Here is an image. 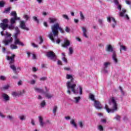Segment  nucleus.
Listing matches in <instances>:
<instances>
[{"label":"nucleus","mask_w":131,"mask_h":131,"mask_svg":"<svg viewBox=\"0 0 131 131\" xmlns=\"http://www.w3.org/2000/svg\"><path fill=\"white\" fill-rule=\"evenodd\" d=\"M51 30L52 32H50L48 35L50 39H51L52 42H56V43L61 42V40L58 38L59 31L58 30H59L61 33H64L65 31H64V30L60 27L59 24L56 23L52 26Z\"/></svg>","instance_id":"f257e3e1"},{"label":"nucleus","mask_w":131,"mask_h":131,"mask_svg":"<svg viewBox=\"0 0 131 131\" xmlns=\"http://www.w3.org/2000/svg\"><path fill=\"white\" fill-rule=\"evenodd\" d=\"M67 79H71L70 81L67 83V87L68 89L67 93L69 95H71V91L73 94H76L78 93V90L76 89V83H74V78L71 75H67ZM71 90V91H70Z\"/></svg>","instance_id":"f03ea898"},{"label":"nucleus","mask_w":131,"mask_h":131,"mask_svg":"<svg viewBox=\"0 0 131 131\" xmlns=\"http://www.w3.org/2000/svg\"><path fill=\"white\" fill-rule=\"evenodd\" d=\"M117 99L115 97H112L108 101V104L112 108H109L108 105H105L104 108L106 111L107 113H114L115 111H117V101H116Z\"/></svg>","instance_id":"7ed1b4c3"},{"label":"nucleus","mask_w":131,"mask_h":131,"mask_svg":"<svg viewBox=\"0 0 131 131\" xmlns=\"http://www.w3.org/2000/svg\"><path fill=\"white\" fill-rule=\"evenodd\" d=\"M105 51L108 52L109 53H113L112 59L115 63H117L118 62L117 60V55H116V52L112 48L111 45H107L105 48Z\"/></svg>","instance_id":"20e7f679"},{"label":"nucleus","mask_w":131,"mask_h":131,"mask_svg":"<svg viewBox=\"0 0 131 131\" xmlns=\"http://www.w3.org/2000/svg\"><path fill=\"white\" fill-rule=\"evenodd\" d=\"M1 34L2 36H4V35L6 36V39L3 41V42L5 43V46H8L9 43L12 42L13 38L11 37V34L8 33L7 31L6 32V33H4V31H3L1 32Z\"/></svg>","instance_id":"39448f33"},{"label":"nucleus","mask_w":131,"mask_h":131,"mask_svg":"<svg viewBox=\"0 0 131 131\" xmlns=\"http://www.w3.org/2000/svg\"><path fill=\"white\" fill-rule=\"evenodd\" d=\"M8 21H9L8 19H4L2 21L3 23L0 24V27L3 31L6 30L7 28H9V26L8 25Z\"/></svg>","instance_id":"423d86ee"},{"label":"nucleus","mask_w":131,"mask_h":131,"mask_svg":"<svg viewBox=\"0 0 131 131\" xmlns=\"http://www.w3.org/2000/svg\"><path fill=\"white\" fill-rule=\"evenodd\" d=\"M107 21L109 23H111V26L113 27V28H115V26L117 25L116 20H115V18L114 17H107Z\"/></svg>","instance_id":"0eeeda50"},{"label":"nucleus","mask_w":131,"mask_h":131,"mask_svg":"<svg viewBox=\"0 0 131 131\" xmlns=\"http://www.w3.org/2000/svg\"><path fill=\"white\" fill-rule=\"evenodd\" d=\"M107 21L109 23H111V26L113 27V28H115V26L117 25L116 20H115V18L114 17H107Z\"/></svg>","instance_id":"6e6552de"},{"label":"nucleus","mask_w":131,"mask_h":131,"mask_svg":"<svg viewBox=\"0 0 131 131\" xmlns=\"http://www.w3.org/2000/svg\"><path fill=\"white\" fill-rule=\"evenodd\" d=\"M19 28H21V29L26 30L27 31H29V28L27 27L26 24H25V21L24 20H20L19 21Z\"/></svg>","instance_id":"1a4fd4ad"},{"label":"nucleus","mask_w":131,"mask_h":131,"mask_svg":"<svg viewBox=\"0 0 131 131\" xmlns=\"http://www.w3.org/2000/svg\"><path fill=\"white\" fill-rule=\"evenodd\" d=\"M111 65V63L110 62H106L103 63V67L102 69V72L103 73H108V71L107 70V68H108V66Z\"/></svg>","instance_id":"9d476101"},{"label":"nucleus","mask_w":131,"mask_h":131,"mask_svg":"<svg viewBox=\"0 0 131 131\" xmlns=\"http://www.w3.org/2000/svg\"><path fill=\"white\" fill-rule=\"evenodd\" d=\"M47 56L48 58H50L51 60H53V61H55L56 60V55H55V53L52 51L47 52Z\"/></svg>","instance_id":"9b49d317"},{"label":"nucleus","mask_w":131,"mask_h":131,"mask_svg":"<svg viewBox=\"0 0 131 131\" xmlns=\"http://www.w3.org/2000/svg\"><path fill=\"white\" fill-rule=\"evenodd\" d=\"M94 106L96 108V109H98V110H101V109H102L103 106H102V104L100 103V102L95 100Z\"/></svg>","instance_id":"f8f14e48"},{"label":"nucleus","mask_w":131,"mask_h":131,"mask_svg":"<svg viewBox=\"0 0 131 131\" xmlns=\"http://www.w3.org/2000/svg\"><path fill=\"white\" fill-rule=\"evenodd\" d=\"M10 23L11 25L9 26V29H14L15 28V26H14V24L16 23V18L15 17H12L10 19Z\"/></svg>","instance_id":"ddd939ff"},{"label":"nucleus","mask_w":131,"mask_h":131,"mask_svg":"<svg viewBox=\"0 0 131 131\" xmlns=\"http://www.w3.org/2000/svg\"><path fill=\"white\" fill-rule=\"evenodd\" d=\"M45 89L46 90V92H44L43 94L45 95L46 98H47V99H51V98H53V97H54V95L49 92V90H48L47 87H45Z\"/></svg>","instance_id":"4468645a"},{"label":"nucleus","mask_w":131,"mask_h":131,"mask_svg":"<svg viewBox=\"0 0 131 131\" xmlns=\"http://www.w3.org/2000/svg\"><path fill=\"white\" fill-rule=\"evenodd\" d=\"M126 12V10L124 9H123L122 10V11L119 13L120 17H124L127 19V20H129V17H128V15L127 14L124 15Z\"/></svg>","instance_id":"2eb2a0df"},{"label":"nucleus","mask_w":131,"mask_h":131,"mask_svg":"<svg viewBox=\"0 0 131 131\" xmlns=\"http://www.w3.org/2000/svg\"><path fill=\"white\" fill-rule=\"evenodd\" d=\"M14 58H15V55L14 54L12 55V56H11L10 57V56H7V60H8L9 61H10L9 62L10 65H12V64H13V63H14V61L15 60Z\"/></svg>","instance_id":"dca6fc26"},{"label":"nucleus","mask_w":131,"mask_h":131,"mask_svg":"<svg viewBox=\"0 0 131 131\" xmlns=\"http://www.w3.org/2000/svg\"><path fill=\"white\" fill-rule=\"evenodd\" d=\"M14 29L15 31L14 33V38H17V37H18V35L20 34L21 32L20 31V29H19V28H18L17 27L14 28Z\"/></svg>","instance_id":"f3484780"},{"label":"nucleus","mask_w":131,"mask_h":131,"mask_svg":"<svg viewBox=\"0 0 131 131\" xmlns=\"http://www.w3.org/2000/svg\"><path fill=\"white\" fill-rule=\"evenodd\" d=\"M70 46V41L67 38L64 39V44L62 45V47L63 48H67V47H69Z\"/></svg>","instance_id":"a211bd4d"},{"label":"nucleus","mask_w":131,"mask_h":131,"mask_svg":"<svg viewBox=\"0 0 131 131\" xmlns=\"http://www.w3.org/2000/svg\"><path fill=\"white\" fill-rule=\"evenodd\" d=\"M2 97L3 99H4V101H5V102H8V101H10V96L7 95V94L3 93L2 95Z\"/></svg>","instance_id":"6ab92c4d"},{"label":"nucleus","mask_w":131,"mask_h":131,"mask_svg":"<svg viewBox=\"0 0 131 131\" xmlns=\"http://www.w3.org/2000/svg\"><path fill=\"white\" fill-rule=\"evenodd\" d=\"M15 45H18L19 46H21V47H24V43L20 41V40L17 38H15L14 41Z\"/></svg>","instance_id":"aec40b11"},{"label":"nucleus","mask_w":131,"mask_h":131,"mask_svg":"<svg viewBox=\"0 0 131 131\" xmlns=\"http://www.w3.org/2000/svg\"><path fill=\"white\" fill-rule=\"evenodd\" d=\"M82 30L83 32V36L85 37V38H88L89 36H88V31H86V28L85 27H82Z\"/></svg>","instance_id":"412c9836"},{"label":"nucleus","mask_w":131,"mask_h":131,"mask_svg":"<svg viewBox=\"0 0 131 131\" xmlns=\"http://www.w3.org/2000/svg\"><path fill=\"white\" fill-rule=\"evenodd\" d=\"M34 89L35 92H36V93H38L39 94H42L45 93V91H43V90L40 88L35 87Z\"/></svg>","instance_id":"4be33fe9"},{"label":"nucleus","mask_w":131,"mask_h":131,"mask_svg":"<svg viewBox=\"0 0 131 131\" xmlns=\"http://www.w3.org/2000/svg\"><path fill=\"white\" fill-rule=\"evenodd\" d=\"M78 125L80 127V128H83L84 126V121H79L78 122Z\"/></svg>","instance_id":"5701e85b"},{"label":"nucleus","mask_w":131,"mask_h":131,"mask_svg":"<svg viewBox=\"0 0 131 131\" xmlns=\"http://www.w3.org/2000/svg\"><path fill=\"white\" fill-rule=\"evenodd\" d=\"M81 99V98L79 96L77 97H74V103H75L76 104H78V103H79V101H80Z\"/></svg>","instance_id":"b1692460"},{"label":"nucleus","mask_w":131,"mask_h":131,"mask_svg":"<svg viewBox=\"0 0 131 131\" xmlns=\"http://www.w3.org/2000/svg\"><path fill=\"white\" fill-rule=\"evenodd\" d=\"M126 50H127V48H126V47L121 45L120 43V52H121V51H126Z\"/></svg>","instance_id":"393cba45"},{"label":"nucleus","mask_w":131,"mask_h":131,"mask_svg":"<svg viewBox=\"0 0 131 131\" xmlns=\"http://www.w3.org/2000/svg\"><path fill=\"white\" fill-rule=\"evenodd\" d=\"M39 122L40 126L42 127V126L45 125V122H43V119L42 118H41V117H39Z\"/></svg>","instance_id":"a878e982"},{"label":"nucleus","mask_w":131,"mask_h":131,"mask_svg":"<svg viewBox=\"0 0 131 131\" xmlns=\"http://www.w3.org/2000/svg\"><path fill=\"white\" fill-rule=\"evenodd\" d=\"M70 123L74 126V127H75V128H77V125L75 123V120L74 119L71 120Z\"/></svg>","instance_id":"bb28decb"},{"label":"nucleus","mask_w":131,"mask_h":131,"mask_svg":"<svg viewBox=\"0 0 131 131\" xmlns=\"http://www.w3.org/2000/svg\"><path fill=\"white\" fill-rule=\"evenodd\" d=\"M10 88H11V86H10V85H4L3 87H2L1 88V90L2 91H6V90H9V89H10Z\"/></svg>","instance_id":"cd10ccee"},{"label":"nucleus","mask_w":131,"mask_h":131,"mask_svg":"<svg viewBox=\"0 0 131 131\" xmlns=\"http://www.w3.org/2000/svg\"><path fill=\"white\" fill-rule=\"evenodd\" d=\"M80 20L81 21H84V19H85V17H84V15H83V13H82V12L80 11Z\"/></svg>","instance_id":"c85d7f7f"},{"label":"nucleus","mask_w":131,"mask_h":131,"mask_svg":"<svg viewBox=\"0 0 131 131\" xmlns=\"http://www.w3.org/2000/svg\"><path fill=\"white\" fill-rule=\"evenodd\" d=\"M89 98L92 100V101H94V102H95V101H96V100L95 99V95H94L93 94L90 93L89 94Z\"/></svg>","instance_id":"c756f323"},{"label":"nucleus","mask_w":131,"mask_h":131,"mask_svg":"<svg viewBox=\"0 0 131 131\" xmlns=\"http://www.w3.org/2000/svg\"><path fill=\"white\" fill-rule=\"evenodd\" d=\"M114 119H116L117 121H120L121 119V117L118 115H116V116L114 118Z\"/></svg>","instance_id":"7c9ffc66"},{"label":"nucleus","mask_w":131,"mask_h":131,"mask_svg":"<svg viewBox=\"0 0 131 131\" xmlns=\"http://www.w3.org/2000/svg\"><path fill=\"white\" fill-rule=\"evenodd\" d=\"M69 55L70 56H71V55H72V54H73L74 53V50H73V48L72 47H69Z\"/></svg>","instance_id":"2f4dec72"},{"label":"nucleus","mask_w":131,"mask_h":131,"mask_svg":"<svg viewBox=\"0 0 131 131\" xmlns=\"http://www.w3.org/2000/svg\"><path fill=\"white\" fill-rule=\"evenodd\" d=\"M10 68L11 69L13 70L14 73H17V69L16 68V67H15L14 65H10Z\"/></svg>","instance_id":"473e14b6"},{"label":"nucleus","mask_w":131,"mask_h":131,"mask_svg":"<svg viewBox=\"0 0 131 131\" xmlns=\"http://www.w3.org/2000/svg\"><path fill=\"white\" fill-rule=\"evenodd\" d=\"M57 110H58V106L57 105H55L53 107V113L54 114V115H56V113H57Z\"/></svg>","instance_id":"72a5a7b5"},{"label":"nucleus","mask_w":131,"mask_h":131,"mask_svg":"<svg viewBox=\"0 0 131 131\" xmlns=\"http://www.w3.org/2000/svg\"><path fill=\"white\" fill-rule=\"evenodd\" d=\"M10 48L11 50H17L18 46H16V45L12 44L10 45Z\"/></svg>","instance_id":"f704fd0d"},{"label":"nucleus","mask_w":131,"mask_h":131,"mask_svg":"<svg viewBox=\"0 0 131 131\" xmlns=\"http://www.w3.org/2000/svg\"><path fill=\"white\" fill-rule=\"evenodd\" d=\"M56 18H49V23H54V22H56Z\"/></svg>","instance_id":"c9c22d12"},{"label":"nucleus","mask_w":131,"mask_h":131,"mask_svg":"<svg viewBox=\"0 0 131 131\" xmlns=\"http://www.w3.org/2000/svg\"><path fill=\"white\" fill-rule=\"evenodd\" d=\"M18 118L20 119V120H25L26 119V117H25V116L23 115L19 116Z\"/></svg>","instance_id":"e433bc0d"},{"label":"nucleus","mask_w":131,"mask_h":131,"mask_svg":"<svg viewBox=\"0 0 131 131\" xmlns=\"http://www.w3.org/2000/svg\"><path fill=\"white\" fill-rule=\"evenodd\" d=\"M62 56H63L62 57V60L63 61V62H64L65 63H67V59H66V58H65V53H61Z\"/></svg>","instance_id":"4c0bfd02"},{"label":"nucleus","mask_w":131,"mask_h":131,"mask_svg":"<svg viewBox=\"0 0 131 131\" xmlns=\"http://www.w3.org/2000/svg\"><path fill=\"white\" fill-rule=\"evenodd\" d=\"M5 4H6V2H5V1H0V7L4 8V7H5Z\"/></svg>","instance_id":"58836bf2"},{"label":"nucleus","mask_w":131,"mask_h":131,"mask_svg":"<svg viewBox=\"0 0 131 131\" xmlns=\"http://www.w3.org/2000/svg\"><path fill=\"white\" fill-rule=\"evenodd\" d=\"M11 11V7H9L5 10L4 11H3L4 14H7V13H9Z\"/></svg>","instance_id":"ea45409f"},{"label":"nucleus","mask_w":131,"mask_h":131,"mask_svg":"<svg viewBox=\"0 0 131 131\" xmlns=\"http://www.w3.org/2000/svg\"><path fill=\"white\" fill-rule=\"evenodd\" d=\"M10 15L11 16L14 17L13 18H15V17L17 16V13L16 12V11H12L11 12Z\"/></svg>","instance_id":"a19ab883"},{"label":"nucleus","mask_w":131,"mask_h":131,"mask_svg":"<svg viewBox=\"0 0 131 131\" xmlns=\"http://www.w3.org/2000/svg\"><path fill=\"white\" fill-rule=\"evenodd\" d=\"M12 95L13 96V97H17V96H19L20 94L19 93H17L16 92H13L12 93Z\"/></svg>","instance_id":"79ce46f5"},{"label":"nucleus","mask_w":131,"mask_h":131,"mask_svg":"<svg viewBox=\"0 0 131 131\" xmlns=\"http://www.w3.org/2000/svg\"><path fill=\"white\" fill-rule=\"evenodd\" d=\"M40 106L41 108H43L46 106V101L45 100H43L41 103H40Z\"/></svg>","instance_id":"37998d69"},{"label":"nucleus","mask_w":131,"mask_h":131,"mask_svg":"<svg viewBox=\"0 0 131 131\" xmlns=\"http://www.w3.org/2000/svg\"><path fill=\"white\" fill-rule=\"evenodd\" d=\"M78 88L79 89V94H80V95H82V88L81 87L80 85H79Z\"/></svg>","instance_id":"c03bdc74"},{"label":"nucleus","mask_w":131,"mask_h":131,"mask_svg":"<svg viewBox=\"0 0 131 131\" xmlns=\"http://www.w3.org/2000/svg\"><path fill=\"white\" fill-rule=\"evenodd\" d=\"M33 19L34 20H35V22H37V23H39V20H38V19H37V17L33 16Z\"/></svg>","instance_id":"a18cd8bd"},{"label":"nucleus","mask_w":131,"mask_h":131,"mask_svg":"<svg viewBox=\"0 0 131 131\" xmlns=\"http://www.w3.org/2000/svg\"><path fill=\"white\" fill-rule=\"evenodd\" d=\"M62 17L63 18H64V19H66V20H69V17H68V15L66 14L62 15Z\"/></svg>","instance_id":"49530a36"},{"label":"nucleus","mask_w":131,"mask_h":131,"mask_svg":"<svg viewBox=\"0 0 131 131\" xmlns=\"http://www.w3.org/2000/svg\"><path fill=\"white\" fill-rule=\"evenodd\" d=\"M31 45L33 48H38V46L35 43L31 42Z\"/></svg>","instance_id":"de8ad7c7"},{"label":"nucleus","mask_w":131,"mask_h":131,"mask_svg":"<svg viewBox=\"0 0 131 131\" xmlns=\"http://www.w3.org/2000/svg\"><path fill=\"white\" fill-rule=\"evenodd\" d=\"M39 38L40 39V42H39V45H41V43L43 42V39H42V37L39 36Z\"/></svg>","instance_id":"09e8293b"},{"label":"nucleus","mask_w":131,"mask_h":131,"mask_svg":"<svg viewBox=\"0 0 131 131\" xmlns=\"http://www.w3.org/2000/svg\"><path fill=\"white\" fill-rule=\"evenodd\" d=\"M98 128L100 131H103L104 130L103 126L101 125L98 126Z\"/></svg>","instance_id":"8fccbe9b"},{"label":"nucleus","mask_w":131,"mask_h":131,"mask_svg":"<svg viewBox=\"0 0 131 131\" xmlns=\"http://www.w3.org/2000/svg\"><path fill=\"white\" fill-rule=\"evenodd\" d=\"M24 18L26 20V21H28L29 19V16L28 15H24Z\"/></svg>","instance_id":"3c124183"},{"label":"nucleus","mask_w":131,"mask_h":131,"mask_svg":"<svg viewBox=\"0 0 131 131\" xmlns=\"http://www.w3.org/2000/svg\"><path fill=\"white\" fill-rule=\"evenodd\" d=\"M7 118H8V119H10V120H12V119H14V117H13L11 115L7 116Z\"/></svg>","instance_id":"603ef678"},{"label":"nucleus","mask_w":131,"mask_h":131,"mask_svg":"<svg viewBox=\"0 0 131 131\" xmlns=\"http://www.w3.org/2000/svg\"><path fill=\"white\" fill-rule=\"evenodd\" d=\"M119 89L121 91V94L123 95V96H124V92L123 91V90H122V88H121V86H119Z\"/></svg>","instance_id":"864d4df0"},{"label":"nucleus","mask_w":131,"mask_h":131,"mask_svg":"<svg viewBox=\"0 0 131 131\" xmlns=\"http://www.w3.org/2000/svg\"><path fill=\"white\" fill-rule=\"evenodd\" d=\"M0 117H1V118H5L6 116L5 115H4V114H3V113L0 112Z\"/></svg>","instance_id":"5fc2aeb1"},{"label":"nucleus","mask_w":131,"mask_h":131,"mask_svg":"<svg viewBox=\"0 0 131 131\" xmlns=\"http://www.w3.org/2000/svg\"><path fill=\"white\" fill-rule=\"evenodd\" d=\"M65 31H66V32L69 33V32H70V29H69V28H68V27H66V29H65Z\"/></svg>","instance_id":"6e6d98bb"},{"label":"nucleus","mask_w":131,"mask_h":131,"mask_svg":"<svg viewBox=\"0 0 131 131\" xmlns=\"http://www.w3.org/2000/svg\"><path fill=\"white\" fill-rule=\"evenodd\" d=\"M98 23L100 25H103V20L101 19H98Z\"/></svg>","instance_id":"4d7b16f0"},{"label":"nucleus","mask_w":131,"mask_h":131,"mask_svg":"<svg viewBox=\"0 0 131 131\" xmlns=\"http://www.w3.org/2000/svg\"><path fill=\"white\" fill-rule=\"evenodd\" d=\"M0 79H1V80H6V77H5L4 76H1L0 77Z\"/></svg>","instance_id":"13d9d810"},{"label":"nucleus","mask_w":131,"mask_h":131,"mask_svg":"<svg viewBox=\"0 0 131 131\" xmlns=\"http://www.w3.org/2000/svg\"><path fill=\"white\" fill-rule=\"evenodd\" d=\"M101 122H102L103 123H106V122H107V120H106L105 119H102L101 120Z\"/></svg>","instance_id":"bf43d9fd"},{"label":"nucleus","mask_w":131,"mask_h":131,"mask_svg":"<svg viewBox=\"0 0 131 131\" xmlns=\"http://www.w3.org/2000/svg\"><path fill=\"white\" fill-rule=\"evenodd\" d=\"M114 3L117 6H118V4H119V3L118 2V0H114Z\"/></svg>","instance_id":"052dcab7"},{"label":"nucleus","mask_w":131,"mask_h":131,"mask_svg":"<svg viewBox=\"0 0 131 131\" xmlns=\"http://www.w3.org/2000/svg\"><path fill=\"white\" fill-rule=\"evenodd\" d=\"M65 119H66V120H70V119H71V117H70V116H66Z\"/></svg>","instance_id":"680f3d73"},{"label":"nucleus","mask_w":131,"mask_h":131,"mask_svg":"<svg viewBox=\"0 0 131 131\" xmlns=\"http://www.w3.org/2000/svg\"><path fill=\"white\" fill-rule=\"evenodd\" d=\"M47 79V77H43L40 78V80L45 81Z\"/></svg>","instance_id":"e2e57ef3"},{"label":"nucleus","mask_w":131,"mask_h":131,"mask_svg":"<svg viewBox=\"0 0 131 131\" xmlns=\"http://www.w3.org/2000/svg\"><path fill=\"white\" fill-rule=\"evenodd\" d=\"M30 84H35V80H32L30 81Z\"/></svg>","instance_id":"0e129e2a"},{"label":"nucleus","mask_w":131,"mask_h":131,"mask_svg":"<svg viewBox=\"0 0 131 131\" xmlns=\"http://www.w3.org/2000/svg\"><path fill=\"white\" fill-rule=\"evenodd\" d=\"M31 123L32 125H35V123H34V120H33V119H31Z\"/></svg>","instance_id":"69168bd1"},{"label":"nucleus","mask_w":131,"mask_h":131,"mask_svg":"<svg viewBox=\"0 0 131 131\" xmlns=\"http://www.w3.org/2000/svg\"><path fill=\"white\" fill-rule=\"evenodd\" d=\"M125 3L126 5H130V1H129L125 0Z\"/></svg>","instance_id":"338daca9"},{"label":"nucleus","mask_w":131,"mask_h":131,"mask_svg":"<svg viewBox=\"0 0 131 131\" xmlns=\"http://www.w3.org/2000/svg\"><path fill=\"white\" fill-rule=\"evenodd\" d=\"M19 93V95H23V94H25V90H23L22 91V92H21L20 93Z\"/></svg>","instance_id":"774afa93"}]
</instances>
